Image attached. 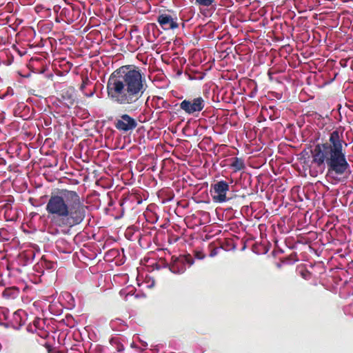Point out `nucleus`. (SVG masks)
I'll return each mask as SVG.
<instances>
[{
	"instance_id": "nucleus-1",
	"label": "nucleus",
	"mask_w": 353,
	"mask_h": 353,
	"mask_svg": "<svg viewBox=\"0 0 353 353\" xmlns=\"http://www.w3.org/2000/svg\"><path fill=\"white\" fill-rule=\"evenodd\" d=\"M344 146L343 130L332 131L328 142L318 143L312 150V163L317 166L327 165V177L334 183L343 181L350 174V165L346 159Z\"/></svg>"
},
{
	"instance_id": "nucleus-2",
	"label": "nucleus",
	"mask_w": 353,
	"mask_h": 353,
	"mask_svg": "<svg viewBox=\"0 0 353 353\" xmlns=\"http://www.w3.org/2000/svg\"><path fill=\"white\" fill-rule=\"evenodd\" d=\"M85 206L75 191L62 190L59 194L51 195L46 206L50 218V227L72 228L80 224L85 218Z\"/></svg>"
},
{
	"instance_id": "nucleus-3",
	"label": "nucleus",
	"mask_w": 353,
	"mask_h": 353,
	"mask_svg": "<svg viewBox=\"0 0 353 353\" xmlns=\"http://www.w3.org/2000/svg\"><path fill=\"white\" fill-rule=\"evenodd\" d=\"M145 90V77L141 72L130 66L115 71L107 83L108 97L120 105L135 103Z\"/></svg>"
},
{
	"instance_id": "nucleus-4",
	"label": "nucleus",
	"mask_w": 353,
	"mask_h": 353,
	"mask_svg": "<svg viewBox=\"0 0 353 353\" xmlns=\"http://www.w3.org/2000/svg\"><path fill=\"white\" fill-rule=\"evenodd\" d=\"M157 21L161 28L165 31L174 30L179 26L176 14L171 10L160 12L157 17Z\"/></svg>"
},
{
	"instance_id": "nucleus-5",
	"label": "nucleus",
	"mask_w": 353,
	"mask_h": 353,
	"mask_svg": "<svg viewBox=\"0 0 353 353\" xmlns=\"http://www.w3.org/2000/svg\"><path fill=\"white\" fill-rule=\"evenodd\" d=\"M205 103L201 97L192 99H185L180 103V108L188 114H194L201 112L205 107Z\"/></svg>"
},
{
	"instance_id": "nucleus-6",
	"label": "nucleus",
	"mask_w": 353,
	"mask_h": 353,
	"mask_svg": "<svg viewBox=\"0 0 353 353\" xmlns=\"http://www.w3.org/2000/svg\"><path fill=\"white\" fill-rule=\"evenodd\" d=\"M229 184L225 181H220L212 186V200L215 203H224L228 201L226 194L229 191Z\"/></svg>"
},
{
	"instance_id": "nucleus-7",
	"label": "nucleus",
	"mask_w": 353,
	"mask_h": 353,
	"mask_svg": "<svg viewBox=\"0 0 353 353\" xmlns=\"http://www.w3.org/2000/svg\"><path fill=\"white\" fill-rule=\"evenodd\" d=\"M137 125L136 120L127 114H122L115 123L117 129L123 132L134 130Z\"/></svg>"
},
{
	"instance_id": "nucleus-8",
	"label": "nucleus",
	"mask_w": 353,
	"mask_h": 353,
	"mask_svg": "<svg viewBox=\"0 0 353 353\" xmlns=\"http://www.w3.org/2000/svg\"><path fill=\"white\" fill-rule=\"evenodd\" d=\"M28 319L27 313L23 310H18L10 317L8 324L15 329H19L25 324Z\"/></svg>"
},
{
	"instance_id": "nucleus-9",
	"label": "nucleus",
	"mask_w": 353,
	"mask_h": 353,
	"mask_svg": "<svg viewBox=\"0 0 353 353\" xmlns=\"http://www.w3.org/2000/svg\"><path fill=\"white\" fill-rule=\"evenodd\" d=\"M185 263L191 265L193 261H190L187 257L182 256L173 260L170 265V270L175 274L183 273L186 269Z\"/></svg>"
},
{
	"instance_id": "nucleus-10",
	"label": "nucleus",
	"mask_w": 353,
	"mask_h": 353,
	"mask_svg": "<svg viewBox=\"0 0 353 353\" xmlns=\"http://www.w3.org/2000/svg\"><path fill=\"white\" fill-rule=\"evenodd\" d=\"M147 31H148V40L150 41H153L157 39L158 34H157V26L155 23H149L147 25Z\"/></svg>"
},
{
	"instance_id": "nucleus-11",
	"label": "nucleus",
	"mask_w": 353,
	"mask_h": 353,
	"mask_svg": "<svg viewBox=\"0 0 353 353\" xmlns=\"http://www.w3.org/2000/svg\"><path fill=\"white\" fill-rule=\"evenodd\" d=\"M230 167L234 172L241 170L245 168L244 161L241 158L235 157L232 159Z\"/></svg>"
},
{
	"instance_id": "nucleus-12",
	"label": "nucleus",
	"mask_w": 353,
	"mask_h": 353,
	"mask_svg": "<svg viewBox=\"0 0 353 353\" xmlns=\"http://www.w3.org/2000/svg\"><path fill=\"white\" fill-rule=\"evenodd\" d=\"M110 326L114 330H123L125 327V322L120 319H116L110 322Z\"/></svg>"
},
{
	"instance_id": "nucleus-13",
	"label": "nucleus",
	"mask_w": 353,
	"mask_h": 353,
	"mask_svg": "<svg viewBox=\"0 0 353 353\" xmlns=\"http://www.w3.org/2000/svg\"><path fill=\"white\" fill-rule=\"evenodd\" d=\"M10 317L9 310L6 307H0V324H8Z\"/></svg>"
},
{
	"instance_id": "nucleus-14",
	"label": "nucleus",
	"mask_w": 353,
	"mask_h": 353,
	"mask_svg": "<svg viewBox=\"0 0 353 353\" xmlns=\"http://www.w3.org/2000/svg\"><path fill=\"white\" fill-rule=\"evenodd\" d=\"M215 0H195V4L199 7L208 8L213 6Z\"/></svg>"
},
{
	"instance_id": "nucleus-15",
	"label": "nucleus",
	"mask_w": 353,
	"mask_h": 353,
	"mask_svg": "<svg viewBox=\"0 0 353 353\" xmlns=\"http://www.w3.org/2000/svg\"><path fill=\"white\" fill-rule=\"evenodd\" d=\"M0 236H3V240H8V238L6 237L7 236V230L5 229H1L0 230Z\"/></svg>"
},
{
	"instance_id": "nucleus-16",
	"label": "nucleus",
	"mask_w": 353,
	"mask_h": 353,
	"mask_svg": "<svg viewBox=\"0 0 353 353\" xmlns=\"http://www.w3.org/2000/svg\"><path fill=\"white\" fill-rule=\"evenodd\" d=\"M157 99H158V100H160V101H161L162 105H163V107H165V106H166L167 103H166V101H164L162 98H160V97H158Z\"/></svg>"
},
{
	"instance_id": "nucleus-17",
	"label": "nucleus",
	"mask_w": 353,
	"mask_h": 353,
	"mask_svg": "<svg viewBox=\"0 0 353 353\" xmlns=\"http://www.w3.org/2000/svg\"><path fill=\"white\" fill-rule=\"evenodd\" d=\"M216 254H217L216 250H212V251L210 252V256L213 257V256H214Z\"/></svg>"
},
{
	"instance_id": "nucleus-18",
	"label": "nucleus",
	"mask_w": 353,
	"mask_h": 353,
	"mask_svg": "<svg viewBox=\"0 0 353 353\" xmlns=\"http://www.w3.org/2000/svg\"><path fill=\"white\" fill-rule=\"evenodd\" d=\"M196 258H197V259H203V258H204V256H203V255L200 254V253H199V252H196Z\"/></svg>"
},
{
	"instance_id": "nucleus-19",
	"label": "nucleus",
	"mask_w": 353,
	"mask_h": 353,
	"mask_svg": "<svg viewBox=\"0 0 353 353\" xmlns=\"http://www.w3.org/2000/svg\"><path fill=\"white\" fill-rule=\"evenodd\" d=\"M10 219V220H14V219H15V217H14V216H12V217H11Z\"/></svg>"
},
{
	"instance_id": "nucleus-20",
	"label": "nucleus",
	"mask_w": 353,
	"mask_h": 353,
	"mask_svg": "<svg viewBox=\"0 0 353 353\" xmlns=\"http://www.w3.org/2000/svg\"><path fill=\"white\" fill-rule=\"evenodd\" d=\"M36 324H37V321H34V325H35V326H37V325H36Z\"/></svg>"
}]
</instances>
